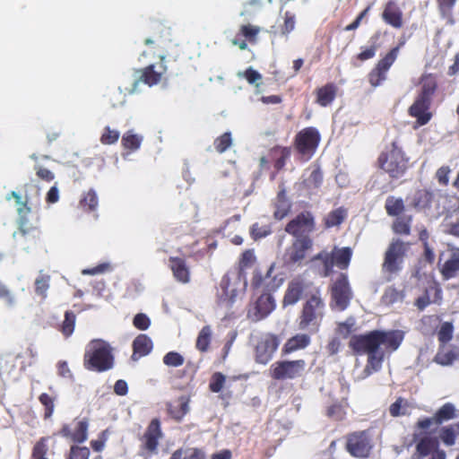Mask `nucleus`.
<instances>
[{"instance_id":"9b49d317","label":"nucleus","mask_w":459,"mask_h":459,"mask_svg":"<svg viewBox=\"0 0 459 459\" xmlns=\"http://www.w3.org/2000/svg\"><path fill=\"white\" fill-rule=\"evenodd\" d=\"M313 245L314 241L310 236L296 238L284 252V264L286 265L301 266Z\"/></svg>"},{"instance_id":"864d4df0","label":"nucleus","mask_w":459,"mask_h":459,"mask_svg":"<svg viewBox=\"0 0 459 459\" xmlns=\"http://www.w3.org/2000/svg\"><path fill=\"white\" fill-rule=\"evenodd\" d=\"M454 326L450 322H445L441 325L437 332V339L440 344H446L453 338Z\"/></svg>"},{"instance_id":"b1692460","label":"nucleus","mask_w":459,"mask_h":459,"mask_svg":"<svg viewBox=\"0 0 459 459\" xmlns=\"http://www.w3.org/2000/svg\"><path fill=\"white\" fill-rule=\"evenodd\" d=\"M420 90L418 97L432 102L433 97L437 91L438 82L434 74H424L420 79Z\"/></svg>"},{"instance_id":"603ef678","label":"nucleus","mask_w":459,"mask_h":459,"mask_svg":"<svg viewBox=\"0 0 459 459\" xmlns=\"http://www.w3.org/2000/svg\"><path fill=\"white\" fill-rule=\"evenodd\" d=\"M88 422L82 420L76 423L75 429L73 431V441L82 443L87 439Z\"/></svg>"},{"instance_id":"dca6fc26","label":"nucleus","mask_w":459,"mask_h":459,"mask_svg":"<svg viewBox=\"0 0 459 459\" xmlns=\"http://www.w3.org/2000/svg\"><path fill=\"white\" fill-rule=\"evenodd\" d=\"M345 447L351 456L357 458H368L372 450V445L366 431L348 435Z\"/></svg>"},{"instance_id":"423d86ee","label":"nucleus","mask_w":459,"mask_h":459,"mask_svg":"<svg viewBox=\"0 0 459 459\" xmlns=\"http://www.w3.org/2000/svg\"><path fill=\"white\" fill-rule=\"evenodd\" d=\"M321 134L317 128L307 126L299 131L293 139V148L300 162H307L316 154Z\"/></svg>"},{"instance_id":"f8f14e48","label":"nucleus","mask_w":459,"mask_h":459,"mask_svg":"<svg viewBox=\"0 0 459 459\" xmlns=\"http://www.w3.org/2000/svg\"><path fill=\"white\" fill-rule=\"evenodd\" d=\"M316 230V220L310 211L298 213L285 226V231L296 238L309 236Z\"/></svg>"},{"instance_id":"aec40b11","label":"nucleus","mask_w":459,"mask_h":459,"mask_svg":"<svg viewBox=\"0 0 459 459\" xmlns=\"http://www.w3.org/2000/svg\"><path fill=\"white\" fill-rule=\"evenodd\" d=\"M261 32V28L253 24H243L239 27L238 32L232 44L238 46L241 50L247 48V42L254 45L257 42V36Z\"/></svg>"},{"instance_id":"7c9ffc66","label":"nucleus","mask_w":459,"mask_h":459,"mask_svg":"<svg viewBox=\"0 0 459 459\" xmlns=\"http://www.w3.org/2000/svg\"><path fill=\"white\" fill-rule=\"evenodd\" d=\"M434 199V194L432 191L423 188L415 191L412 200L411 206L416 210H426L429 209Z\"/></svg>"},{"instance_id":"f3484780","label":"nucleus","mask_w":459,"mask_h":459,"mask_svg":"<svg viewBox=\"0 0 459 459\" xmlns=\"http://www.w3.org/2000/svg\"><path fill=\"white\" fill-rule=\"evenodd\" d=\"M456 416L455 405L451 403H446L435 412L432 418L419 420L416 423V428L428 429L432 424L441 425L446 421L455 419Z\"/></svg>"},{"instance_id":"bb28decb","label":"nucleus","mask_w":459,"mask_h":459,"mask_svg":"<svg viewBox=\"0 0 459 459\" xmlns=\"http://www.w3.org/2000/svg\"><path fill=\"white\" fill-rule=\"evenodd\" d=\"M304 290L305 284L302 280L294 279L290 281L284 293L282 300L283 307L296 304L301 299Z\"/></svg>"},{"instance_id":"4468645a","label":"nucleus","mask_w":459,"mask_h":459,"mask_svg":"<svg viewBox=\"0 0 459 459\" xmlns=\"http://www.w3.org/2000/svg\"><path fill=\"white\" fill-rule=\"evenodd\" d=\"M405 255L404 244L401 240L393 241L387 247L382 270L389 274H395L402 270V264Z\"/></svg>"},{"instance_id":"37998d69","label":"nucleus","mask_w":459,"mask_h":459,"mask_svg":"<svg viewBox=\"0 0 459 459\" xmlns=\"http://www.w3.org/2000/svg\"><path fill=\"white\" fill-rule=\"evenodd\" d=\"M411 216H398L393 223V230L399 235H410Z\"/></svg>"},{"instance_id":"8fccbe9b","label":"nucleus","mask_w":459,"mask_h":459,"mask_svg":"<svg viewBox=\"0 0 459 459\" xmlns=\"http://www.w3.org/2000/svg\"><path fill=\"white\" fill-rule=\"evenodd\" d=\"M232 144L231 134L230 132H226L217 137L213 145L217 152L222 153L226 152Z\"/></svg>"},{"instance_id":"5701e85b","label":"nucleus","mask_w":459,"mask_h":459,"mask_svg":"<svg viewBox=\"0 0 459 459\" xmlns=\"http://www.w3.org/2000/svg\"><path fill=\"white\" fill-rule=\"evenodd\" d=\"M306 332L297 333L288 339L281 349V355H289L297 351L304 350L311 343V336Z\"/></svg>"},{"instance_id":"de8ad7c7","label":"nucleus","mask_w":459,"mask_h":459,"mask_svg":"<svg viewBox=\"0 0 459 459\" xmlns=\"http://www.w3.org/2000/svg\"><path fill=\"white\" fill-rule=\"evenodd\" d=\"M404 298V292L394 287H388L382 297L383 302L386 305H392L398 301H402Z\"/></svg>"},{"instance_id":"c756f323","label":"nucleus","mask_w":459,"mask_h":459,"mask_svg":"<svg viewBox=\"0 0 459 459\" xmlns=\"http://www.w3.org/2000/svg\"><path fill=\"white\" fill-rule=\"evenodd\" d=\"M18 233L25 240H32L36 242L40 238V230L37 224L30 223L27 219V215L19 216Z\"/></svg>"},{"instance_id":"3c124183","label":"nucleus","mask_w":459,"mask_h":459,"mask_svg":"<svg viewBox=\"0 0 459 459\" xmlns=\"http://www.w3.org/2000/svg\"><path fill=\"white\" fill-rule=\"evenodd\" d=\"M439 438L446 446H453L456 441V432L452 425L446 426L439 430Z\"/></svg>"},{"instance_id":"2f4dec72","label":"nucleus","mask_w":459,"mask_h":459,"mask_svg":"<svg viewBox=\"0 0 459 459\" xmlns=\"http://www.w3.org/2000/svg\"><path fill=\"white\" fill-rule=\"evenodd\" d=\"M152 339L146 334H139L133 342V358L148 355L152 350Z\"/></svg>"},{"instance_id":"7ed1b4c3","label":"nucleus","mask_w":459,"mask_h":459,"mask_svg":"<svg viewBox=\"0 0 459 459\" xmlns=\"http://www.w3.org/2000/svg\"><path fill=\"white\" fill-rule=\"evenodd\" d=\"M409 161L410 159L402 147L398 145L396 141H393L379 154L377 164L391 179H399L407 172L410 167Z\"/></svg>"},{"instance_id":"c9c22d12","label":"nucleus","mask_w":459,"mask_h":459,"mask_svg":"<svg viewBox=\"0 0 459 459\" xmlns=\"http://www.w3.org/2000/svg\"><path fill=\"white\" fill-rule=\"evenodd\" d=\"M347 217V211L343 207L336 208L331 211L324 219V224L326 229L341 225Z\"/></svg>"},{"instance_id":"a878e982","label":"nucleus","mask_w":459,"mask_h":459,"mask_svg":"<svg viewBox=\"0 0 459 459\" xmlns=\"http://www.w3.org/2000/svg\"><path fill=\"white\" fill-rule=\"evenodd\" d=\"M169 266L176 281L184 284L190 281V270L185 259L178 256H170L169 258Z\"/></svg>"},{"instance_id":"6ab92c4d","label":"nucleus","mask_w":459,"mask_h":459,"mask_svg":"<svg viewBox=\"0 0 459 459\" xmlns=\"http://www.w3.org/2000/svg\"><path fill=\"white\" fill-rule=\"evenodd\" d=\"M431 103L432 102L427 100L416 96L413 103L409 108L408 113L411 117L416 118L418 126H425L430 121L432 117V113L429 111Z\"/></svg>"},{"instance_id":"774afa93","label":"nucleus","mask_w":459,"mask_h":459,"mask_svg":"<svg viewBox=\"0 0 459 459\" xmlns=\"http://www.w3.org/2000/svg\"><path fill=\"white\" fill-rule=\"evenodd\" d=\"M90 456V449L86 446H72L68 459H88Z\"/></svg>"},{"instance_id":"e2e57ef3","label":"nucleus","mask_w":459,"mask_h":459,"mask_svg":"<svg viewBox=\"0 0 459 459\" xmlns=\"http://www.w3.org/2000/svg\"><path fill=\"white\" fill-rule=\"evenodd\" d=\"M323 182V173L319 167H316L311 171L309 177L305 180L308 187L318 188Z\"/></svg>"},{"instance_id":"0e129e2a","label":"nucleus","mask_w":459,"mask_h":459,"mask_svg":"<svg viewBox=\"0 0 459 459\" xmlns=\"http://www.w3.org/2000/svg\"><path fill=\"white\" fill-rule=\"evenodd\" d=\"M408 407L407 400L403 397H398L394 403H393L389 407V413L392 417H399L401 415H405V411H402V409H405Z\"/></svg>"},{"instance_id":"a211bd4d","label":"nucleus","mask_w":459,"mask_h":459,"mask_svg":"<svg viewBox=\"0 0 459 459\" xmlns=\"http://www.w3.org/2000/svg\"><path fill=\"white\" fill-rule=\"evenodd\" d=\"M275 306L276 304L273 295L268 291H264L255 302L254 312H249L248 316L251 317L253 321H260L270 315L274 310Z\"/></svg>"},{"instance_id":"f03ea898","label":"nucleus","mask_w":459,"mask_h":459,"mask_svg":"<svg viewBox=\"0 0 459 459\" xmlns=\"http://www.w3.org/2000/svg\"><path fill=\"white\" fill-rule=\"evenodd\" d=\"M325 315V304L316 294L311 295L303 304L297 317V327L308 334H316L322 325Z\"/></svg>"},{"instance_id":"f257e3e1","label":"nucleus","mask_w":459,"mask_h":459,"mask_svg":"<svg viewBox=\"0 0 459 459\" xmlns=\"http://www.w3.org/2000/svg\"><path fill=\"white\" fill-rule=\"evenodd\" d=\"M404 339L402 330H372L350 338L349 347L354 355L373 353L383 346L387 353L399 349Z\"/></svg>"},{"instance_id":"4d7b16f0","label":"nucleus","mask_w":459,"mask_h":459,"mask_svg":"<svg viewBox=\"0 0 459 459\" xmlns=\"http://www.w3.org/2000/svg\"><path fill=\"white\" fill-rule=\"evenodd\" d=\"M169 459H205V456L201 450L196 448L193 449L187 455L182 448H179L172 453Z\"/></svg>"},{"instance_id":"4be33fe9","label":"nucleus","mask_w":459,"mask_h":459,"mask_svg":"<svg viewBox=\"0 0 459 459\" xmlns=\"http://www.w3.org/2000/svg\"><path fill=\"white\" fill-rule=\"evenodd\" d=\"M188 395H180L166 403L167 413L176 422H181L190 411Z\"/></svg>"},{"instance_id":"ea45409f","label":"nucleus","mask_w":459,"mask_h":459,"mask_svg":"<svg viewBox=\"0 0 459 459\" xmlns=\"http://www.w3.org/2000/svg\"><path fill=\"white\" fill-rule=\"evenodd\" d=\"M212 339V330L209 325L204 326L198 333L195 347L201 352L208 351Z\"/></svg>"},{"instance_id":"58836bf2","label":"nucleus","mask_w":459,"mask_h":459,"mask_svg":"<svg viewBox=\"0 0 459 459\" xmlns=\"http://www.w3.org/2000/svg\"><path fill=\"white\" fill-rule=\"evenodd\" d=\"M438 447V441L437 438L430 437H422L416 445V451L420 456H427L430 452Z\"/></svg>"},{"instance_id":"09e8293b","label":"nucleus","mask_w":459,"mask_h":459,"mask_svg":"<svg viewBox=\"0 0 459 459\" xmlns=\"http://www.w3.org/2000/svg\"><path fill=\"white\" fill-rule=\"evenodd\" d=\"M272 233V228L268 224L254 223L250 228V236L254 240L265 238Z\"/></svg>"},{"instance_id":"c85d7f7f","label":"nucleus","mask_w":459,"mask_h":459,"mask_svg":"<svg viewBox=\"0 0 459 459\" xmlns=\"http://www.w3.org/2000/svg\"><path fill=\"white\" fill-rule=\"evenodd\" d=\"M459 273V248L451 251L449 258L440 266V273L444 280L455 278Z\"/></svg>"},{"instance_id":"79ce46f5","label":"nucleus","mask_w":459,"mask_h":459,"mask_svg":"<svg viewBox=\"0 0 459 459\" xmlns=\"http://www.w3.org/2000/svg\"><path fill=\"white\" fill-rule=\"evenodd\" d=\"M14 198L17 206V212L19 216L28 215L30 212V207L28 205V198L23 197L22 195L15 191H12L6 195V200Z\"/></svg>"},{"instance_id":"412c9836","label":"nucleus","mask_w":459,"mask_h":459,"mask_svg":"<svg viewBox=\"0 0 459 459\" xmlns=\"http://www.w3.org/2000/svg\"><path fill=\"white\" fill-rule=\"evenodd\" d=\"M382 20L394 29L403 26V13L395 0H388L382 12Z\"/></svg>"},{"instance_id":"e433bc0d","label":"nucleus","mask_w":459,"mask_h":459,"mask_svg":"<svg viewBox=\"0 0 459 459\" xmlns=\"http://www.w3.org/2000/svg\"><path fill=\"white\" fill-rule=\"evenodd\" d=\"M456 359V354L446 344H440L439 349L434 358V361L442 366H448Z\"/></svg>"},{"instance_id":"6e6552de","label":"nucleus","mask_w":459,"mask_h":459,"mask_svg":"<svg viewBox=\"0 0 459 459\" xmlns=\"http://www.w3.org/2000/svg\"><path fill=\"white\" fill-rule=\"evenodd\" d=\"M163 437L160 419L154 418L148 424L143 436L140 437V455L152 457L158 454L160 441Z\"/></svg>"},{"instance_id":"f704fd0d","label":"nucleus","mask_w":459,"mask_h":459,"mask_svg":"<svg viewBox=\"0 0 459 459\" xmlns=\"http://www.w3.org/2000/svg\"><path fill=\"white\" fill-rule=\"evenodd\" d=\"M385 209L389 216H400L405 210L403 198L389 195L385 203Z\"/></svg>"},{"instance_id":"72a5a7b5","label":"nucleus","mask_w":459,"mask_h":459,"mask_svg":"<svg viewBox=\"0 0 459 459\" xmlns=\"http://www.w3.org/2000/svg\"><path fill=\"white\" fill-rule=\"evenodd\" d=\"M80 207L86 212H95L99 205V198L94 189L84 192L79 201Z\"/></svg>"},{"instance_id":"bf43d9fd","label":"nucleus","mask_w":459,"mask_h":459,"mask_svg":"<svg viewBox=\"0 0 459 459\" xmlns=\"http://www.w3.org/2000/svg\"><path fill=\"white\" fill-rule=\"evenodd\" d=\"M39 401L40 402V403L45 408V410H44V419L45 420L49 419L52 416V414L54 412V409H55L54 398L51 397L47 393H42L39 396Z\"/></svg>"},{"instance_id":"338daca9","label":"nucleus","mask_w":459,"mask_h":459,"mask_svg":"<svg viewBox=\"0 0 459 459\" xmlns=\"http://www.w3.org/2000/svg\"><path fill=\"white\" fill-rule=\"evenodd\" d=\"M438 10L443 17L451 18L456 0H437Z\"/></svg>"},{"instance_id":"1a4fd4ad","label":"nucleus","mask_w":459,"mask_h":459,"mask_svg":"<svg viewBox=\"0 0 459 459\" xmlns=\"http://www.w3.org/2000/svg\"><path fill=\"white\" fill-rule=\"evenodd\" d=\"M332 307L340 311L345 310L353 298L348 275L341 273L330 288Z\"/></svg>"},{"instance_id":"c03bdc74","label":"nucleus","mask_w":459,"mask_h":459,"mask_svg":"<svg viewBox=\"0 0 459 459\" xmlns=\"http://www.w3.org/2000/svg\"><path fill=\"white\" fill-rule=\"evenodd\" d=\"M273 271V266L271 265L265 275H263L262 273L258 270H255L253 273V277L251 279V288L253 290H259L266 286V281L271 278V274Z\"/></svg>"},{"instance_id":"39448f33","label":"nucleus","mask_w":459,"mask_h":459,"mask_svg":"<svg viewBox=\"0 0 459 459\" xmlns=\"http://www.w3.org/2000/svg\"><path fill=\"white\" fill-rule=\"evenodd\" d=\"M154 65H149L146 67L138 70L139 77L131 83L130 87H121L117 91H113L108 96V101L113 108H117L126 103V97L128 94H134L137 91L140 82L152 87L158 84L162 78V74L166 72V67L162 66L161 71H156Z\"/></svg>"},{"instance_id":"052dcab7","label":"nucleus","mask_w":459,"mask_h":459,"mask_svg":"<svg viewBox=\"0 0 459 459\" xmlns=\"http://www.w3.org/2000/svg\"><path fill=\"white\" fill-rule=\"evenodd\" d=\"M226 381V377L221 372H215L212 375L209 389L212 393H219L223 388V385Z\"/></svg>"},{"instance_id":"393cba45","label":"nucleus","mask_w":459,"mask_h":459,"mask_svg":"<svg viewBox=\"0 0 459 459\" xmlns=\"http://www.w3.org/2000/svg\"><path fill=\"white\" fill-rule=\"evenodd\" d=\"M338 86L333 82H327L315 90L316 103L320 107H328L336 99Z\"/></svg>"},{"instance_id":"0eeeda50","label":"nucleus","mask_w":459,"mask_h":459,"mask_svg":"<svg viewBox=\"0 0 459 459\" xmlns=\"http://www.w3.org/2000/svg\"><path fill=\"white\" fill-rule=\"evenodd\" d=\"M352 256V250L349 247H334L331 253L319 252L313 257V260H321L324 266L323 276L327 277L333 273V266L341 270H346L350 266Z\"/></svg>"},{"instance_id":"13d9d810","label":"nucleus","mask_w":459,"mask_h":459,"mask_svg":"<svg viewBox=\"0 0 459 459\" xmlns=\"http://www.w3.org/2000/svg\"><path fill=\"white\" fill-rule=\"evenodd\" d=\"M163 363L168 367L178 368L185 363L184 357L177 351H169L162 359Z\"/></svg>"},{"instance_id":"cd10ccee","label":"nucleus","mask_w":459,"mask_h":459,"mask_svg":"<svg viewBox=\"0 0 459 459\" xmlns=\"http://www.w3.org/2000/svg\"><path fill=\"white\" fill-rule=\"evenodd\" d=\"M291 148L288 146L275 145L269 150V158L273 164L276 172L282 170L287 160L290 158Z\"/></svg>"},{"instance_id":"6e6d98bb","label":"nucleus","mask_w":459,"mask_h":459,"mask_svg":"<svg viewBox=\"0 0 459 459\" xmlns=\"http://www.w3.org/2000/svg\"><path fill=\"white\" fill-rule=\"evenodd\" d=\"M326 415L328 418L339 421L345 418L346 411L342 403H335L327 407Z\"/></svg>"},{"instance_id":"a19ab883","label":"nucleus","mask_w":459,"mask_h":459,"mask_svg":"<svg viewBox=\"0 0 459 459\" xmlns=\"http://www.w3.org/2000/svg\"><path fill=\"white\" fill-rule=\"evenodd\" d=\"M121 143L125 149L136 151L141 146L142 137L129 130L123 134Z\"/></svg>"},{"instance_id":"20e7f679","label":"nucleus","mask_w":459,"mask_h":459,"mask_svg":"<svg viewBox=\"0 0 459 459\" xmlns=\"http://www.w3.org/2000/svg\"><path fill=\"white\" fill-rule=\"evenodd\" d=\"M83 366L96 372L111 369L114 367V355L109 343L101 339L91 340L84 352Z\"/></svg>"},{"instance_id":"680f3d73","label":"nucleus","mask_w":459,"mask_h":459,"mask_svg":"<svg viewBox=\"0 0 459 459\" xmlns=\"http://www.w3.org/2000/svg\"><path fill=\"white\" fill-rule=\"evenodd\" d=\"M120 134L117 130L111 129L109 126L104 128L100 136V143L105 145L116 143L119 139Z\"/></svg>"},{"instance_id":"4c0bfd02","label":"nucleus","mask_w":459,"mask_h":459,"mask_svg":"<svg viewBox=\"0 0 459 459\" xmlns=\"http://www.w3.org/2000/svg\"><path fill=\"white\" fill-rule=\"evenodd\" d=\"M51 277L40 271L34 281L35 293L41 299L47 298V291L50 287Z\"/></svg>"},{"instance_id":"ddd939ff","label":"nucleus","mask_w":459,"mask_h":459,"mask_svg":"<svg viewBox=\"0 0 459 459\" xmlns=\"http://www.w3.org/2000/svg\"><path fill=\"white\" fill-rule=\"evenodd\" d=\"M402 45L403 43L391 48L389 52L381 58L375 67L368 73V82L372 87L376 88L379 86L386 79L387 72L395 62Z\"/></svg>"},{"instance_id":"2eb2a0df","label":"nucleus","mask_w":459,"mask_h":459,"mask_svg":"<svg viewBox=\"0 0 459 459\" xmlns=\"http://www.w3.org/2000/svg\"><path fill=\"white\" fill-rule=\"evenodd\" d=\"M280 341L276 334L272 333H264L255 346V359L257 363L265 365L273 358L278 349Z\"/></svg>"},{"instance_id":"473e14b6","label":"nucleus","mask_w":459,"mask_h":459,"mask_svg":"<svg viewBox=\"0 0 459 459\" xmlns=\"http://www.w3.org/2000/svg\"><path fill=\"white\" fill-rule=\"evenodd\" d=\"M385 348L378 349L377 351L373 353H368V359H367V365L365 368V372H367L368 375L371 374L373 371H378L381 367L382 363L385 359Z\"/></svg>"},{"instance_id":"69168bd1","label":"nucleus","mask_w":459,"mask_h":459,"mask_svg":"<svg viewBox=\"0 0 459 459\" xmlns=\"http://www.w3.org/2000/svg\"><path fill=\"white\" fill-rule=\"evenodd\" d=\"M451 173V169L447 165L441 166L436 171L435 178L438 184L442 186H447L449 184V175Z\"/></svg>"},{"instance_id":"a18cd8bd","label":"nucleus","mask_w":459,"mask_h":459,"mask_svg":"<svg viewBox=\"0 0 459 459\" xmlns=\"http://www.w3.org/2000/svg\"><path fill=\"white\" fill-rule=\"evenodd\" d=\"M76 316L73 311H66L65 313V319L61 325L60 331L65 337H69L73 334L75 327Z\"/></svg>"},{"instance_id":"9d476101","label":"nucleus","mask_w":459,"mask_h":459,"mask_svg":"<svg viewBox=\"0 0 459 459\" xmlns=\"http://www.w3.org/2000/svg\"><path fill=\"white\" fill-rule=\"evenodd\" d=\"M306 367L304 359L278 360L271 366L270 375L274 380L295 379L302 377Z\"/></svg>"},{"instance_id":"5fc2aeb1","label":"nucleus","mask_w":459,"mask_h":459,"mask_svg":"<svg viewBox=\"0 0 459 459\" xmlns=\"http://www.w3.org/2000/svg\"><path fill=\"white\" fill-rule=\"evenodd\" d=\"M291 204L290 201H275L273 217L275 220L281 221L285 218L290 212Z\"/></svg>"},{"instance_id":"49530a36","label":"nucleus","mask_w":459,"mask_h":459,"mask_svg":"<svg viewBox=\"0 0 459 459\" xmlns=\"http://www.w3.org/2000/svg\"><path fill=\"white\" fill-rule=\"evenodd\" d=\"M48 437H42L36 442L32 448L31 459H48L46 457L48 451Z\"/></svg>"}]
</instances>
